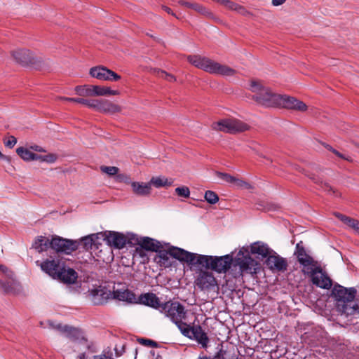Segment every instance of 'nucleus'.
<instances>
[{"label": "nucleus", "mask_w": 359, "mask_h": 359, "mask_svg": "<svg viewBox=\"0 0 359 359\" xmlns=\"http://www.w3.org/2000/svg\"><path fill=\"white\" fill-rule=\"evenodd\" d=\"M75 90L80 96H106L119 95L118 90H111L109 87L100 86H77L75 88Z\"/></svg>", "instance_id": "obj_11"}, {"label": "nucleus", "mask_w": 359, "mask_h": 359, "mask_svg": "<svg viewBox=\"0 0 359 359\" xmlns=\"http://www.w3.org/2000/svg\"><path fill=\"white\" fill-rule=\"evenodd\" d=\"M140 248V255L142 257L144 256L142 249L156 252L158 251V248H163V244L156 239L149 237H144L141 241Z\"/></svg>", "instance_id": "obj_24"}, {"label": "nucleus", "mask_w": 359, "mask_h": 359, "mask_svg": "<svg viewBox=\"0 0 359 359\" xmlns=\"http://www.w3.org/2000/svg\"><path fill=\"white\" fill-rule=\"evenodd\" d=\"M5 279H16L15 273L11 269H8L6 273H5Z\"/></svg>", "instance_id": "obj_58"}, {"label": "nucleus", "mask_w": 359, "mask_h": 359, "mask_svg": "<svg viewBox=\"0 0 359 359\" xmlns=\"http://www.w3.org/2000/svg\"><path fill=\"white\" fill-rule=\"evenodd\" d=\"M159 311L169 318L173 323L180 320H185L187 318V311L184 305L177 301L170 299L162 303Z\"/></svg>", "instance_id": "obj_8"}, {"label": "nucleus", "mask_w": 359, "mask_h": 359, "mask_svg": "<svg viewBox=\"0 0 359 359\" xmlns=\"http://www.w3.org/2000/svg\"><path fill=\"white\" fill-rule=\"evenodd\" d=\"M94 109L104 113L114 114L121 111V107L107 100H96Z\"/></svg>", "instance_id": "obj_21"}, {"label": "nucleus", "mask_w": 359, "mask_h": 359, "mask_svg": "<svg viewBox=\"0 0 359 359\" xmlns=\"http://www.w3.org/2000/svg\"><path fill=\"white\" fill-rule=\"evenodd\" d=\"M195 283L200 290L208 292L215 291L219 288L215 277L212 272L208 271L201 270L195 280Z\"/></svg>", "instance_id": "obj_12"}, {"label": "nucleus", "mask_w": 359, "mask_h": 359, "mask_svg": "<svg viewBox=\"0 0 359 359\" xmlns=\"http://www.w3.org/2000/svg\"><path fill=\"white\" fill-rule=\"evenodd\" d=\"M333 154H334L337 156H338L339 158H341V159H344L347 161H349V162H351L353 161V159L351 156H346L341 153H340L339 151H338L337 150L335 149V151H333Z\"/></svg>", "instance_id": "obj_54"}, {"label": "nucleus", "mask_w": 359, "mask_h": 359, "mask_svg": "<svg viewBox=\"0 0 359 359\" xmlns=\"http://www.w3.org/2000/svg\"><path fill=\"white\" fill-rule=\"evenodd\" d=\"M220 4L232 11H235L238 6V4L230 0H222Z\"/></svg>", "instance_id": "obj_48"}, {"label": "nucleus", "mask_w": 359, "mask_h": 359, "mask_svg": "<svg viewBox=\"0 0 359 359\" xmlns=\"http://www.w3.org/2000/svg\"><path fill=\"white\" fill-rule=\"evenodd\" d=\"M0 288L5 294H17L21 290V285L17 279H1Z\"/></svg>", "instance_id": "obj_23"}, {"label": "nucleus", "mask_w": 359, "mask_h": 359, "mask_svg": "<svg viewBox=\"0 0 359 359\" xmlns=\"http://www.w3.org/2000/svg\"><path fill=\"white\" fill-rule=\"evenodd\" d=\"M264 264L271 271L284 272L287 269L288 264L287 259L273 252L265 259Z\"/></svg>", "instance_id": "obj_16"}, {"label": "nucleus", "mask_w": 359, "mask_h": 359, "mask_svg": "<svg viewBox=\"0 0 359 359\" xmlns=\"http://www.w3.org/2000/svg\"><path fill=\"white\" fill-rule=\"evenodd\" d=\"M181 333L186 337L191 339V335L194 328V326H190L187 323L183 322V320L175 322V323Z\"/></svg>", "instance_id": "obj_33"}, {"label": "nucleus", "mask_w": 359, "mask_h": 359, "mask_svg": "<svg viewBox=\"0 0 359 359\" xmlns=\"http://www.w3.org/2000/svg\"><path fill=\"white\" fill-rule=\"evenodd\" d=\"M103 241H105L110 246L116 249H121L127 244L126 236L123 233L116 231H105L102 235Z\"/></svg>", "instance_id": "obj_17"}, {"label": "nucleus", "mask_w": 359, "mask_h": 359, "mask_svg": "<svg viewBox=\"0 0 359 359\" xmlns=\"http://www.w3.org/2000/svg\"><path fill=\"white\" fill-rule=\"evenodd\" d=\"M304 274H307L311 279L313 285L323 289H330L332 283L331 278L323 271L320 266L316 265L313 268H307V270L302 269Z\"/></svg>", "instance_id": "obj_10"}, {"label": "nucleus", "mask_w": 359, "mask_h": 359, "mask_svg": "<svg viewBox=\"0 0 359 359\" xmlns=\"http://www.w3.org/2000/svg\"><path fill=\"white\" fill-rule=\"evenodd\" d=\"M60 273V277H56L55 280H59L64 284L72 285L75 283L77 280L78 273L72 268L65 266Z\"/></svg>", "instance_id": "obj_22"}, {"label": "nucleus", "mask_w": 359, "mask_h": 359, "mask_svg": "<svg viewBox=\"0 0 359 359\" xmlns=\"http://www.w3.org/2000/svg\"><path fill=\"white\" fill-rule=\"evenodd\" d=\"M323 145L325 147V148H326L327 150L332 151V153H333V151H335V149H334L331 145H330L328 144L323 143Z\"/></svg>", "instance_id": "obj_64"}, {"label": "nucleus", "mask_w": 359, "mask_h": 359, "mask_svg": "<svg viewBox=\"0 0 359 359\" xmlns=\"http://www.w3.org/2000/svg\"><path fill=\"white\" fill-rule=\"evenodd\" d=\"M165 245L168 247V249L165 250L163 248H158V251L156 252L157 255H156L154 260L161 266H163L164 267H169L171 266V263L168 257V255H170L169 252L170 251V245L169 243H165Z\"/></svg>", "instance_id": "obj_26"}, {"label": "nucleus", "mask_w": 359, "mask_h": 359, "mask_svg": "<svg viewBox=\"0 0 359 359\" xmlns=\"http://www.w3.org/2000/svg\"><path fill=\"white\" fill-rule=\"evenodd\" d=\"M131 187L134 194L138 196H149L151 191V184L144 182H133Z\"/></svg>", "instance_id": "obj_27"}, {"label": "nucleus", "mask_w": 359, "mask_h": 359, "mask_svg": "<svg viewBox=\"0 0 359 359\" xmlns=\"http://www.w3.org/2000/svg\"><path fill=\"white\" fill-rule=\"evenodd\" d=\"M187 60L196 67L210 74H220L222 76H233L236 74L235 69L199 55H189Z\"/></svg>", "instance_id": "obj_6"}, {"label": "nucleus", "mask_w": 359, "mask_h": 359, "mask_svg": "<svg viewBox=\"0 0 359 359\" xmlns=\"http://www.w3.org/2000/svg\"><path fill=\"white\" fill-rule=\"evenodd\" d=\"M114 298L128 304H143L155 309H160L162 304L159 298L153 292L143 293L136 297L135 294L128 289L116 290L114 292Z\"/></svg>", "instance_id": "obj_5"}, {"label": "nucleus", "mask_w": 359, "mask_h": 359, "mask_svg": "<svg viewBox=\"0 0 359 359\" xmlns=\"http://www.w3.org/2000/svg\"><path fill=\"white\" fill-rule=\"evenodd\" d=\"M14 60L22 66H36L41 60L34 56V54L27 49H18L11 51Z\"/></svg>", "instance_id": "obj_13"}, {"label": "nucleus", "mask_w": 359, "mask_h": 359, "mask_svg": "<svg viewBox=\"0 0 359 359\" xmlns=\"http://www.w3.org/2000/svg\"><path fill=\"white\" fill-rule=\"evenodd\" d=\"M50 325L51 327L62 334H65V330H67V327H68V325H62L61 323L54 324L53 323H50Z\"/></svg>", "instance_id": "obj_49"}, {"label": "nucleus", "mask_w": 359, "mask_h": 359, "mask_svg": "<svg viewBox=\"0 0 359 359\" xmlns=\"http://www.w3.org/2000/svg\"><path fill=\"white\" fill-rule=\"evenodd\" d=\"M294 255L296 256L298 262L304 266L303 269L307 270V268H313L318 264V262L306 252L302 241L297 243Z\"/></svg>", "instance_id": "obj_15"}, {"label": "nucleus", "mask_w": 359, "mask_h": 359, "mask_svg": "<svg viewBox=\"0 0 359 359\" xmlns=\"http://www.w3.org/2000/svg\"><path fill=\"white\" fill-rule=\"evenodd\" d=\"M175 193L177 196L183 198H189L190 195V190L189 187L182 186L175 189Z\"/></svg>", "instance_id": "obj_42"}, {"label": "nucleus", "mask_w": 359, "mask_h": 359, "mask_svg": "<svg viewBox=\"0 0 359 359\" xmlns=\"http://www.w3.org/2000/svg\"><path fill=\"white\" fill-rule=\"evenodd\" d=\"M160 74H161V77L164 78L165 80H167L168 81H175V78L174 77V76H172V75H171L170 74H168L165 71L161 70L160 72Z\"/></svg>", "instance_id": "obj_53"}, {"label": "nucleus", "mask_w": 359, "mask_h": 359, "mask_svg": "<svg viewBox=\"0 0 359 359\" xmlns=\"http://www.w3.org/2000/svg\"><path fill=\"white\" fill-rule=\"evenodd\" d=\"M215 175L219 178H220L223 181L226 182L228 183H231V184L232 180H233V176H231V175H229L228 173L222 172H219V171H216L215 172Z\"/></svg>", "instance_id": "obj_45"}, {"label": "nucleus", "mask_w": 359, "mask_h": 359, "mask_svg": "<svg viewBox=\"0 0 359 359\" xmlns=\"http://www.w3.org/2000/svg\"><path fill=\"white\" fill-rule=\"evenodd\" d=\"M114 290L112 292L106 287L98 286L89 290L91 302L94 305L105 304L109 299L114 298Z\"/></svg>", "instance_id": "obj_14"}, {"label": "nucleus", "mask_w": 359, "mask_h": 359, "mask_svg": "<svg viewBox=\"0 0 359 359\" xmlns=\"http://www.w3.org/2000/svg\"><path fill=\"white\" fill-rule=\"evenodd\" d=\"M127 243L130 245H139L140 246L141 241L143 238H139L137 235L131 233L126 236Z\"/></svg>", "instance_id": "obj_41"}, {"label": "nucleus", "mask_w": 359, "mask_h": 359, "mask_svg": "<svg viewBox=\"0 0 359 359\" xmlns=\"http://www.w3.org/2000/svg\"><path fill=\"white\" fill-rule=\"evenodd\" d=\"M104 234V232L97 233H93L92 235H94V236H92V240L93 241L94 245H97L100 244L98 243L97 240L100 238H102V235Z\"/></svg>", "instance_id": "obj_55"}, {"label": "nucleus", "mask_w": 359, "mask_h": 359, "mask_svg": "<svg viewBox=\"0 0 359 359\" xmlns=\"http://www.w3.org/2000/svg\"><path fill=\"white\" fill-rule=\"evenodd\" d=\"M334 216L336 217H337L340 221H341L344 224H345L346 222V220L348 219V218L349 217L348 216H346L341 213H339V212H334Z\"/></svg>", "instance_id": "obj_56"}, {"label": "nucleus", "mask_w": 359, "mask_h": 359, "mask_svg": "<svg viewBox=\"0 0 359 359\" xmlns=\"http://www.w3.org/2000/svg\"><path fill=\"white\" fill-rule=\"evenodd\" d=\"M356 294L355 287L346 288L336 283L332 289L331 296L337 301L339 311L346 315H353L358 309L356 304L351 305Z\"/></svg>", "instance_id": "obj_3"}, {"label": "nucleus", "mask_w": 359, "mask_h": 359, "mask_svg": "<svg viewBox=\"0 0 359 359\" xmlns=\"http://www.w3.org/2000/svg\"><path fill=\"white\" fill-rule=\"evenodd\" d=\"M138 342L142 345L154 347V348H158V344L156 341H153L149 339H144V338H140L138 339Z\"/></svg>", "instance_id": "obj_44"}, {"label": "nucleus", "mask_w": 359, "mask_h": 359, "mask_svg": "<svg viewBox=\"0 0 359 359\" xmlns=\"http://www.w3.org/2000/svg\"><path fill=\"white\" fill-rule=\"evenodd\" d=\"M100 170L102 172H104L109 176H116L119 171L118 168L115 166L102 165L100 167Z\"/></svg>", "instance_id": "obj_40"}, {"label": "nucleus", "mask_w": 359, "mask_h": 359, "mask_svg": "<svg viewBox=\"0 0 359 359\" xmlns=\"http://www.w3.org/2000/svg\"><path fill=\"white\" fill-rule=\"evenodd\" d=\"M231 184H233L238 188H245L248 189L251 188V185L248 182L235 177H233Z\"/></svg>", "instance_id": "obj_43"}, {"label": "nucleus", "mask_w": 359, "mask_h": 359, "mask_svg": "<svg viewBox=\"0 0 359 359\" xmlns=\"http://www.w3.org/2000/svg\"><path fill=\"white\" fill-rule=\"evenodd\" d=\"M92 236H94V235H88L81 238L80 240H78L79 242V246L81 245L83 249L86 251L91 250L93 245H94Z\"/></svg>", "instance_id": "obj_38"}, {"label": "nucleus", "mask_w": 359, "mask_h": 359, "mask_svg": "<svg viewBox=\"0 0 359 359\" xmlns=\"http://www.w3.org/2000/svg\"><path fill=\"white\" fill-rule=\"evenodd\" d=\"M204 198L205 201L211 205L215 204L219 201L218 195L215 191L210 190L205 191Z\"/></svg>", "instance_id": "obj_39"}, {"label": "nucleus", "mask_w": 359, "mask_h": 359, "mask_svg": "<svg viewBox=\"0 0 359 359\" xmlns=\"http://www.w3.org/2000/svg\"><path fill=\"white\" fill-rule=\"evenodd\" d=\"M286 0H272V4L275 6H280L283 4Z\"/></svg>", "instance_id": "obj_62"}, {"label": "nucleus", "mask_w": 359, "mask_h": 359, "mask_svg": "<svg viewBox=\"0 0 359 359\" xmlns=\"http://www.w3.org/2000/svg\"><path fill=\"white\" fill-rule=\"evenodd\" d=\"M162 9L163 11H165L168 14H170L173 16H175V18H178V17L175 15V13H174L172 11V9L166 6H162Z\"/></svg>", "instance_id": "obj_59"}, {"label": "nucleus", "mask_w": 359, "mask_h": 359, "mask_svg": "<svg viewBox=\"0 0 359 359\" xmlns=\"http://www.w3.org/2000/svg\"><path fill=\"white\" fill-rule=\"evenodd\" d=\"M212 128L230 134L244 132L248 130V124L238 119L224 118L212 124Z\"/></svg>", "instance_id": "obj_9"}, {"label": "nucleus", "mask_w": 359, "mask_h": 359, "mask_svg": "<svg viewBox=\"0 0 359 359\" xmlns=\"http://www.w3.org/2000/svg\"><path fill=\"white\" fill-rule=\"evenodd\" d=\"M347 226L353 229L357 233L359 232V221L351 217H348L345 223Z\"/></svg>", "instance_id": "obj_46"}, {"label": "nucleus", "mask_w": 359, "mask_h": 359, "mask_svg": "<svg viewBox=\"0 0 359 359\" xmlns=\"http://www.w3.org/2000/svg\"><path fill=\"white\" fill-rule=\"evenodd\" d=\"M31 149L39 151V152H45L46 151L40 146L39 145H33L30 147Z\"/></svg>", "instance_id": "obj_61"}, {"label": "nucleus", "mask_w": 359, "mask_h": 359, "mask_svg": "<svg viewBox=\"0 0 359 359\" xmlns=\"http://www.w3.org/2000/svg\"><path fill=\"white\" fill-rule=\"evenodd\" d=\"M178 4L181 6H184L187 8L193 9L196 11L197 13H200L201 15L205 16V18L213 19L214 18V14L206 7L203 6V5L198 4V3H191L189 1H186L184 0H180L178 1Z\"/></svg>", "instance_id": "obj_25"}, {"label": "nucleus", "mask_w": 359, "mask_h": 359, "mask_svg": "<svg viewBox=\"0 0 359 359\" xmlns=\"http://www.w3.org/2000/svg\"><path fill=\"white\" fill-rule=\"evenodd\" d=\"M169 252L170 256L172 257L181 262H186L189 265L191 264V262H193L194 258L196 257V253L190 252L182 248L171 245L170 251Z\"/></svg>", "instance_id": "obj_19"}, {"label": "nucleus", "mask_w": 359, "mask_h": 359, "mask_svg": "<svg viewBox=\"0 0 359 359\" xmlns=\"http://www.w3.org/2000/svg\"><path fill=\"white\" fill-rule=\"evenodd\" d=\"M249 90L253 93L252 100L258 104L266 107H278L281 100L280 95L273 93L271 89L263 85L259 80H252Z\"/></svg>", "instance_id": "obj_4"}, {"label": "nucleus", "mask_w": 359, "mask_h": 359, "mask_svg": "<svg viewBox=\"0 0 359 359\" xmlns=\"http://www.w3.org/2000/svg\"><path fill=\"white\" fill-rule=\"evenodd\" d=\"M107 72H110V69L107 68L104 66H96L94 67H92L90 69V75L93 77L96 78L99 80L102 81H109L110 79L109 74H107Z\"/></svg>", "instance_id": "obj_30"}, {"label": "nucleus", "mask_w": 359, "mask_h": 359, "mask_svg": "<svg viewBox=\"0 0 359 359\" xmlns=\"http://www.w3.org/2000/svg\"><path fill=\"white\" fill-rule=\"evenodd\" d=\"M238 266L242 272L257 273L260 264L249 255L248 248H241L236 256L233 252L224 256H213L212 270L219 273H226L231 265Z\"/></svg>", "instance_id": "obj_1"}, {"label": "nucleus", "mask_w": 359, "mask_h": 359, "mask_svg": "<svg viewBox=\"0 0 359 359\" xmlns=\"http://www.w3.org/2000/svg\"><path fill=\"white\" fill-rule=\"evenodd\" d=\"M32 248L38 252L48 251L50 253L62 257V255H70L79 248L78 240L65 238L57 235H53L51 238L37 236L32 244Z\"/></svg>", "instance_id": "obj_2"}, {"label": "nucleus", "mask_w": 359, "mask_h": 359, "mask_svg": "<svg viewBox=\"0 0 359 359\" xmlns=\"http://www.w3.org/2000/svg\"><path fill=\"white\" fill-rule=\"evenodd\" d=\"M34 161H39L41 162H46L48 163H53L56 161L57 156L55 154H48L46 155L34 154Z\"/></svg>", "instance_id": "obj_37"}, {"label": "nucleus", "mask_w": 359, "mask_h": 359, "mask_svg": "<svg viewBox=\"0 0 359 359\" xmlns=\"http://www.w3.org/2000/svg\"><path fill=\"white\" fill-rule=\"evenodd\" d=\"M16 143H17V139L13 135L9 137L8 140L4 141L5 146L10 149L13 148L15 145Z\"/></svg>", "instance_id": "obj_50"}, {"label": "nucleus", "mask_w": 359, "mask_h": 359, "mask_svg": "<svg viewBox=\"0 0 359 359\" xmlns=\"http://www.w3.org/2000/svg\"><path fill=\"white\" fill-rule=\"evenodd\" d=\"M115 180L118 182H123L125 184H131L130 176L128 175L123 174V173L119 174L118 172L115 177Z\"/></svg>", "instance_id": "obj_47"}, {"label": "nucleus", "mask_w": 359, "mask_h": 359, "mask_svg": "<svg viewBox=\"0 0 359 359\" xmlns=\"http://www.w3.org/2000/svg\"><path fill=\"white\" fill-rule=\"evenodd\" d=\"M212 259L213 256L212 255H198L196 253V257L194 258L193 262H191V265L194 266H201L208 270H212Z\"/></svg>", "instance_id": "obj_28"}, {"label": "nucleus", "mask_w": 359, "mask_h": 359, "mask_svg": "<svg viewBox=\"0 0 359 359\" xmlns=\"http://www.w3.org/2000/svg\"><path fill=\"white\" fill-rule=\"evenodd\" d=\"M247 248L249 249L248 247ZM248 251L250 255V253L253 255L257 254L258 255V256H260L262 259L264 258L266 259L270 255V254H271L272 252L274 254H276V252L273 250L271 249L267 244L261 241H257L253 243L250 245V250H248ZM258 257L259 258V257Z\"/></svg>", "instance_id": "obj_20"}, {"label": "nucleus", "mask_w": 359, "mask_h": 359, "mask_svg": "<svg viewBox=\"0 0 359 359\" xmlns=\"http://www.w3.org/2000/svg\"><path fill=\"white\" fill-rule=\"evenodd\" d=\"M235 11L244 16L250 15V13L244 6L239 4H238Z\"/></svg>", "instance_id": "obj_51"}, {"label": "nucleus", "mask_w": 359, "mask_h": 359, "mask_svg": "<svg viewBox=\"0 0 359 359\" xmlns=\"http://www.w3.org/2000/svg\"><path fill=\"white\" fill-rule=\"evenodd\" d=\"M191 339H195L198 344H201L203 347H206L209 342V338L207 335V333L199 325H194V328L191 333Z\"/></svg>", "instance_id": "obj_29"}, {"label": "nucleus", "mask_w": 359, "mask_h": 359, "mask_svg": "<svg viewBox=\"0 0 359 359\" xmlns=\"http://www.w3.org/2000/svg\"><path fill=\"white\" fill-rule=\"evenodd\" d=\"M17 154L24 161H34L35 153L32 152L28 149L20 147L16 149Z\"/></svg>", "instance_id": "obj_34"}, {"label": "nucleus", "mask_w": 359, "mask_h": 359, "mask_svg": "<svg viewBox=\"0 0 359 359\" xmlns=\"http://www.w3.org/2000/svg\"><path fill=\"white\" fill-rule=\"evenodd\" d=\"M115 353L117 357L121 356L125 352V346L123 345L119 348L117 346L114 348Z\"/></svg>", "instance_id": "obj_57"}, {"label": "nucleus", "mask_w": 359, "mask_h": 359, "mask_svg": "<svg viewBox=\"0 0 359 359\" xmlns=\"http://www.w3.org/2000/svg\"><path fill=\"white\" fill-rule=\"evenodd\" d=\"M9 269L5 265L0 264V271H1L4 274L8 271Z\"/></svg>", "instance_id": "obj_63"}, {"label": "nucleus", "mask_w": 359, "mask_h": 359, "mask_svg": "<svg viewBox=\"0 0 359 359\" xmlns=\"http://www.w3.org/2000/svg\"><path fill=\"white\" fill-rule=\"evenodd\" d=\"M93 359H113L111 355L105 354L96 355L93 356Z\"/></svg>", "instance_id": "obj_60"}, {"label": "nucleus", "mask_w": 359, "mask_h": 359, "mask_svg": "<svg viewBox=\"0 0 359 359\" xmlns=\"http://www.w3.org/2000/svg\"><path fill=\"white\" fill-rule=\"evenodd\" d=\"M36 264L40 266L43 272L55 280L56 277H60V272L66 266V261L63 257H59L49 252L43 262L39 263V261H37Z\"/></svg>", "instance_id": "obj_7"}, {"label": "nucleus", "mask_w": 359, "mask_h": 359, "mask_svg": "<svg viewBox=\"0 0 359 359\" xmlns=\"http://www.w3.org/2000/svg\"><path fill=\"white\" fill-rule=\"evenodd\" d=\"M63 100L84 104L90 108L94 109L95 99H83L76 97H62Z\"/></svg>", "instance_id": "obj_36"}, {"label": "nucleus", "mask_w": 359, "mask_h": 359, "mask_svg": "<svg viewBox=\"0 0 359 359\" xmlns=\"http://www.w3.org/2000/svg\"><path fill=\"white\" fill-rule=\"evenodd\" d=\"M281 100L278 102V107H283L289 109L305 111L307 109L306 104L296 99L294 97L287 96L285 95H280Z\"/></svg>", "instance_id": "obj_18"}, {"label": "nucleus", "mask_w": 359, "mask_h": 359, "mask_svg": "<svg viewBox=\"0 0 359 359\" xmlns=\"http://www.w3.org/2000/svg\"><path fill=\"white\" fill-rule=\"evenodd\" d=\"M107 74H109L110 79L109 81H117L121 79V76L116 74L115 72L110 69V72H107Z\"/></svg>", "instance_id": "obj_52"}, {"label": "nucleus", "mask_w": 359, "mask_h": 359, "mask_svg": "<svg viewBox=\"0 0 359 359\" xmlns=\"http://www.w3.org/2000/svg\"><path fill=\"white\" fill-rule=\"evenodd\" d=\"M308 177L316 184L320 185L321 188L327 194L337 196V191L328 183L323 182L320 177L313 174L309 175Z\"/></svg>", "instance_id": "obj_32"}, {"label": "nucleus", "mask_w": 359, "mask_h": 359, "mask_svg": "<svg viewBox=\"0 0 359 359\" xmlns=\"http://www.w3.org/2000/svg\"><path fill=\"white\" fill-rule=\"evenodd\" d=\"M65 330V336L70 339L72 341H77L81 339L85 342H87V339L82 335V332L80 329L69 326L67 327Z\"/></svg>", "instance_id": "obj_31"}, {"label": "nucleus", "mask_w": 359, "mask_h": 359, "mask_svg": "<svg viewBox=\"0 0 359 359\" xmlns=\"http://www.w3.org/2000/svg\"><path fill=\"white\" fill-rule=\"evenodd\" d=\"M149 184L154 185L156 188L162 187H170L172 184V181H169L165 177H152L149 182Z\"/></svg>", "instance_id": "obj_35"}]
</instances>
